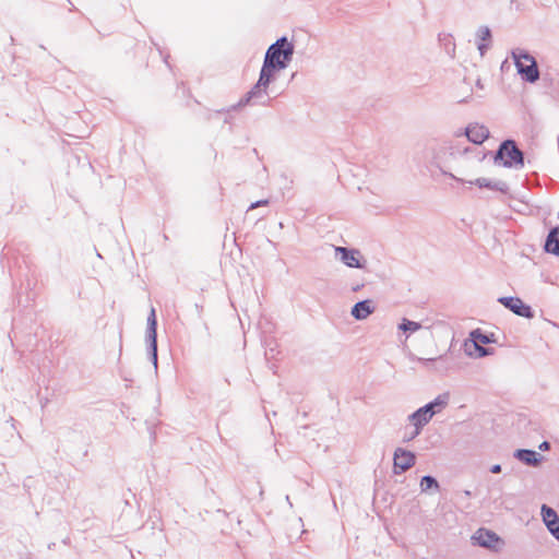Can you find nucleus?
<instances>
[{
  "label": "nucleus",
  "instance_id": "nucleus-3",
  "mask_svg": "<svg viewBox=\"0 0 559 559\" xmlns=\"http://www.w3.org/2000/svg\"><path fill=\"white\" fill-rule=\"evenodd\" d=\"M295 47L286 36L278 38L266 49L263 63L277 70H284L290 63Z\"/></svg>",
  "mask_w": 559,
  "mask_h": 559
},
{
  "label": "nucleus",
  "instance_id": "nucleus-14",
  "mask_svg": "<svg viewBox=\"0 0 559 559\" xmlns=\"http://www.w3.org/2000/svg\"><path fill=\"white\" fill-rule=\"evenodd\" d=\"M471 185H475L479 188H488L490 190L500 191L502 193H507L509 190V186L504 181H491L486 178H477L474 181H468Z\"/></svg>",
  "mask_w": 559,
  "mask_h": 559
},
{
  "label": "nucleus",
  "instance_id": "nucleus-18",
  "mask_svg": "<svg viewBox=\"0 0 559 559\" xmlns=\"http://www.w3.org/2000/svg\"><path fill=\"white\" fill-rule=\"evenodd\" d=\"M420 328V323L407 319H403V322L400 324V329L404 332H415Z\"/></svg>",
  "mask_w": 559,
  "mask_h": 559
},
{
  "label": "nucleus",
  "instance_id": "nucleus-26",
  "mask_svg": "<svg viewBox=\"0 0 559 559\" xmlns=\"http://www.w3.org/2000/svg\"><path fill=\"white\" fill-rule=\"evenodd\" d=\"M443 174H444V175H448L449 177H451L452 179H454V180H456V181H461V182L463 181L461 178L455 177L453 174H448V173H445V171H443Z\"/></svg>",
  "mask_w": 559,
  "mask_h": 559
},
{
  "label": "nucleus",
  "instance_id": "nucleus-1",
  "mask_svg": "<svg viewBox=\"0 0 559 559\" xmlns=\"http://www.w3.org/2000/svg\"><path fill=\"white\" fill-rule=\"evenodd\" d=\"M280 70L274 69L270 66L262 64L259 80L251 87V90L238 102L237 107H243L249 104L254 105H266L267 104V88L270 84L275 80L276 73Z\"/></svg>",
  "mask_w": 559,
  "mask_h": 559
},
{
  "label": "nucleus",
  "instance_id": "nucleus-10",
  "mask_svg": "<svg viewBox=\"0 0 559 559\" xmlns=\"http://www.w3.org/2000/svg\"><path fill=\"white\" fill-rule=\"evenodd\" d=\"M477 545L488 549H495L496 544L500 543V537L492 531L479 528L473 536Z\"/></svg>",
  "mask_w": 559,
  "mask_h": 559
},
{
  "label": "nucleus",
  "instance_id": "nucleus-30",
  "mask_svg": "<svg viewBox=\"0 0 559 559\" xmlns=\"http://www.w3.org/2000/svg\"><path fill=\"white\" fill-rule=\"evenodd\" d=\"M360 287H361V285H357V286L353 287V290L358 292L360 289Z\"/></svg>",
  "mask_w": 559,
  "mask_h": 559
},
{
  "label": "nucleus",
  "instance_id": "nucleus-4",
  "mask_svg": "<svg viewBox=\"0 0 559 559\" xmlns=\"http://www.w3.org/2000/svg\"><path fill=\"white\" fill-rule=\"evenodd\" d=\"M493 162L507 168L522 169L524 167V153L518 147L514 140L508 139L500 143L495 153Z\"/></svg>",
  "mask_w": 559,
  "mask_h": 559
},
{
  "label": "nucleus",
  "instance_id": "nucleus-2",
  "mask_svg": "<svg viewBox=\"0 0 559 559\" xmlns=\"http://www.w3.org/2000/svg\"><path fill=\"white\" fill-rule=\"evenodd\" d=\"M450 394L448 392L439 394L433 401L418 408L416 412L408 416L411 423L415 426L411 439L420 433L421 428L427 425L433 415L442 412L449 404Z\"/></svg>",
  "mask_w": 559,
  "mask_h": 559
},
{
  "label": "nucleus",
  "instance_id": "nucleus-13",
  "mask_svg": "<svg viewBox=\"0 0 559 559\" xmlns=\"http://www.w3.org/2000/svg\"><path fill=\"white\" fill-rule=\"evenodd\" d=\"M371 304L372 302L369 299L356 302L352 308V316L356 320H365L374 311V307Z\"/></svg>",
  "mask_w": 559,
  "mask_h": 559
},
{
  "label": "nucleus",
  "instance_id": "nucleus-27",
  "mask_svg": "<svg viewBox=\"0 0 559 559\" xmlns=\"http://www.w3.org/2000/svg\"><path fill=\"white\" fill-rule=\"evenodd\" d=\"M477 349L480 352V356L487 355L488 350L484 347H477Z\"/></svg>",
  "mask_w": 559,
  "mask_h": 559
},
{
  "label": "nucleus",
  "instance_id": "nucleus-25",
  "mask_svg": "<svg viewBox=\"0 0 559 559\" xmlns=\"http://www.w3.org/2000/svg\"><path fill=\"white\" fill-rule=\"evenodd\" d=\"M478 49L480 51V55L483 56L485 53V50L487 49V46L485 44H480L478 46Z\"/></svg>",
  "mask_w": 559,
  "mask_h": 559
},
{
  "label": "nucleus",
  "instance_id": "nucleus-11",
  "mask_svg": "<svg viewBox=\"0 0 559 559\" xmlns=\"http://www.w3.org/2000/svg\"><path fill=\"white\" fill-rule=\"evenodd\" d=\"M465 134L474 144H481L488 139L489 130L485 126L474 123L466 127Z\"/></svg>",
  "mask_w": 559,
  "mask_h": 559
},
{
  "label": "nucleus",
  "instance_id": "nucleus-9",
  "mask_svg": "<svg viewBox=\"0 0 559 559\" xmlns=\"http://www.w3.org/2000/svg\"><path fill=\"white\" fill-rule=\"evenodd\" d=\"M336 255L348 267L364 269L365 264L360 262V251L357 249H348L346 247H335Z\"/></svg>",
  "mask_w": 559,
  "mask_h": 559
},
{
  "label": "nucleus",
  "instance_id": "nucleus-21",
  "mask_svg": "<svg viewBox=\"0 0 559 559\" xmlns=\"http://www.w3.org/2000/svg\"><path fill=\"white\" fill-rule=\"evenodd\" d=\"M549 532L551 533V535L559 540V523L557 525H555L554 527H550L549 528Z\"/></svg>",
  "mask_w": 559,
  "mask_h": 559
},
{
  "label": "nucleus",
  "instance_id": "nucleus-22",
  "mask_svg": "<svg viewBox=\"0 0 559 559\" xmlns=\"http://www.w3.org/2000/svg\"><path fill=\"white\" fill-rule=\"evenodd\" d=\"M267 203H269L267 200H260V201L252 203L249 209L251 210V209L258 207L260 205H266Z\"/></svg>",
  "mask_w": 559,
  "mask_h": 559
},
{
  "label": "nucleus",
  "instance_id": "nucleus-17",
  "mask_svg": "<svg viewBox=\"0 0 559 559\" xmlns=\"http://www.w3.org/2000/svg\"><path fill=\"white\" fill-rule=\"evenodd\" d=\"M420 490L423 492L428 491L429 489H435L438 491L440 489L439 483L437 479L430 475H426L420 479Z\"/></svg>",
  "mask_w": 559,
  "mask_h": 559
},
{
  "label": "nucleus",
  "instance_id": "nucleus-5",
  "mask_svg": "<svg viewBox=\"0 0 559 559\" xmlns=\"http://www.w3.org/2000/svg\"><path fill=\"white\" fill-rule=\"evenodd\" d=\"M512 58L521 78L530 83L539 79V70L535 58L527 51L516 48L512 50Z\"/></svg>",
  "mask_w": 559,
  "mask_h": 559
},
{
  "label": "nucleus",
  "instance_id": "nucleus-16",
  "mask_svg": "<svg viewBox=\"0 0 559 559\" xmlns=\"http://www.w3.org/2000/svg\"><path fill=\"white\" fill-rule=\"evenodd\" d=\"M540 512H542L543 521L546 524L548 530L559 523V516L552 508H550L546 504H543Z\"/></svg>",
  "mask_w": 559,
  "mask_h": 559
},
{
  "label": "nucleus",
  "instance_id": "nucleus-7",
  "mask_svg": "<svg viewBox=\"0 0 559 559\" xmlns=\"http://www.w3.org/2000/svg\"><path fill=\"white\" fill-rule=\"evenodd\" d=\"M393 472L396 475H400L409 468H412L416 463V456L413 452L404 450L402 448H397L394 451L393 457Z\"/></svg>",
  "mask_w": 559,
  "mask_h": 559
},
{
  "label": "nucleus",
  "instance_id": "nucleus-19",
  "mask_svg": "<svg viewBox=\"0 0 559 559\" xmlns=\"http://www.w3.org/2000/svg\"><path fill=\"white\" fill-rule=\"evenodd\" d=\"M471 336H472V338H473L475 342H479V343L485 344V345H486V344L491 343V338H490L488 335H486V334L481 333V331H480V330H478V329H477V330H474V331L471 333Z\"/></svg>",
  "mask_w": 559,
  "mask_h": 559
},
{
  "label": "nucleus",
  "instance_id": "nucleus-6",
  "mask_svg": "<svg viewBox=\"0 0 559 559\" xmlns=\"http://www.w3.org/2000/svg\"><path fill=\"white\" fill-rule=\"evenodd\" d=\"M146 323V342L148 344V354L155 368H157V320L154 308L151 309Z\"/></svg>",
  "mask_w": 559,
  "mask_h": 559
},
{
  "label": "nucleus",
  "instance_id": "nucleus-23",
  "mask_svg": "<svg viewBox=\"0 0 559 559\" xmlns=\"http://www.w3.org/2000/svg\"><path fill=\"white\" fill-rule=\"evenodd\" d=\"M490 472L492 474H499L501 472V465L500 464H495L490 467Z\"/></svg>",
  "mask_w": 559,
  "mask_h": 559
},
{
  "label": "nucleus",
  "instance_id": "nucleus-8",
  "mask_svg": "<svg viewBox=\"0 0 559 559\" xmlns=\"http://www.w3.org/2000/svg\"><path fill=\"white\" fill-rule=\"evenodd\" d=\"M498 301L516 316L532 319L534 312L528 305H525L519 297H500Z\"/></svg>",
  "mask_w": 559,
  "mask_h": 559
},
{
  "label": "nucleus",
  "instance_id": "nucleus-28",
  "mask_svg": "<svg viewBox=\"0 0 559 559\" xmlns=\"http://www.w3.org/2000/svg\"><path fill=\"white\" fill-rule=\"evenodd\" d=\"M463 493L467 498H469L472 496V492L469 490H464Z\"/></svg>",
  "mask_w": 559,
  "mask_h": 559
},
{
  "label": "nucleus",
  "instance_id": "nucleus-15",
  "mask_svg": "<svg viewBox=\"0 0 559 559\" xmlns=\"http://www.w3.org/2000/svg\"><path fill=\"white\" fill-rule=\"evenodd\" d=\"M544 248L546 252L559 257V226L550 229Z\"/></svg>",
  "mask_w": 559,
  "mask_h": 559
},
{
  "label": "nucleus",
  "instance_id": "nucleus-31",
  "mask_svg": "<svg viewBox=\"0 0 559 559\" xmlns=\"http://www.w3.org/2000/svg\"><path fill=\"white\" fill-rule=\"evenodd\" d=\"M477 86L483 88V84L480 83V80H477Z\"/></svg>",
  "mask_w": 559,
  "mask_h": 559
},
{
  "label": "nucleus",
  "instance_id": "nucleus-29",
  "mask_svg": "<svg viewBox=\"0 0 559 559\" xmlns=\"http://www.w3.org/2000/svg\"><path fill=\"white\" fill-rule=\"evenodd\" d=\"M420 361L424 362L425 365H427L428 362L433 361V359H420Z\"/></svg>",
  "mask_w": 559,
  "mask_h": 559
},
{
  "label": "nucleus",
  "instance_id": "nucleus-12",
  "mask_svg": "<svg viewBox=\"0 0 559 559\" xmlns=\"http://www.w3.org/2000/svg\"><path fill=\"white\" fill-rule=\"evenodd\" d=\"M513 456L522 463L534 467L538 466L543 460L538 452L528 449H519L513 453Z\"/></svg>",
  "mask_w": 559,
  "mask_h": 559
},
{
  "label": "nucleus",
  "instance_id": "nucleus-20",
  "mask_svg": "<svg viewBox=\"0 0 559 559\" xmlns=\"http://www.w3.org/2000/svg\"><path fill=\"white\" fill-rule=\"evenodd\" d=\"M479 36L483 40L490 39L491 33L487 26H481L478 31Z\"/></svg>",
  "mask_w": 559,
  "mask_h": 559
},
{
  "label": "nucleus",
  "instance_id": "nucleus-24",
  "mask_svg": "<svg viewBox=\"0 0 559 559\" xmlns=\"http://www.w3.org/2000/svg\"><path fill=\"white\" fill-rule=\"evenodd\" d=\"M550 448L549 445V442L547 441H544L540 445H539V449L540 450H548Z\"/></svg>",
  "mask_w": 559,
  "mask_h": 559
}]
</instances>
